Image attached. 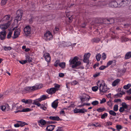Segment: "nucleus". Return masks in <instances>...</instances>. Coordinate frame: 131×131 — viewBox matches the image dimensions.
I'll return each mask as SVG.
<instances>
[{"label":"nucleus","mask_w":131,"mask_h":131,"mask_svg":"<svg viewBox=\"0 0 131 131\" xmlns=\"http://www.w3.org/2000/svg\"><path fill=\"white\" fill-rule=\"evenodd\" d=\"M53 36L51 32L48 31L44 34V38L46 40H49L52 39Z\"/></svg>","instance_id":"nucleus-5"},{"label":"nucleus","mask_w":131,"mask_h":131,"mask_svg":"<svg viewBox=\"0 0 131 131\" xmlns=\"http://www.w3.org/2000/svg\"><path fill=\"white\" fill-rule=\"evenodd\" d=\"M122 107H123L125 109H126L127 108V106L125 102H123L122 104Z\"/></svg>","instance_id":"nucleus-37"},{"label":"nucleus","mask_w":131,"mask_h":131,"mask_svg":"<svg viewBox=\"0 0 131 131\" xmlns=\"http://www.w3.org/2000/svg\"><path fill=\"white\" fill-rule=\"evenodd\" d=\"M59 66L61 68H64L65 67L66 63L64 62H62L59 64Z\"/></svg>","instance_id":"nucleus-29"},{"label":"nucleus","mask_w":131,"mask_h":131,"mask_svg":"<svg viewBox=\"0 0 131 131\" xmlns=\"http://www.w3.org/2000/svg\"><path fill=\"white\" fill-rule=\"evenodd\" d=\"M79 109L78 108H75L74 110V113H79Z\"/></svg>","instance_id":"nucleus-50"},{"label":"nucleus","mask_w":131,"mask_h":131,"mask_svg":"<svg viewBox=\"0 0 131 131\" xmlns=\"http://www.w3.org/2000/svg\"><path fill=\"white\" fill-rule=\"evenodd\" d=\"M99 103V102L98 101L95 100L93 101L91 103V104L94 106H95L97 105Z\"/></svg>","instance_id":"nucleus-39"},{"label":"nucleus","mask_w":131,"mask_h":131,"mask_svg":"<svg viewBox=\"0 0 131 131\" xmlns=\"http://www.w3.org/2000/svg\"><path fill=\"white\" fill-rule=\"evenodd\" d=\"M120 80L119 79H117L114 81L112 83V86H115L118 84Z\"/></svg>","instance_id":"nucleus-24"},{"label":"nucleus","mask_w":131,"mask_h":131,"mask_svg":"<svg viewBox=\"0 0 131 131\" xmlns=\"http://www.w3.org/2000/svg\"><path fill=\"white\" fill-rule=\"evenodd\" d=\"M24 31L26 35L29 36L31 33V28L29 26H26L24 28Z\"/></svg>","instance_id":"nucleus-8"},{"label":"nucleus","mask_w":131,"mask_h":131,"mask_svg":"<svg viewBox=\"0 0 131 131\" xmlns=\"http://www.w3.org/2000/svg\"><path fill=\"white\" fill-rule=\"evenodd\" d=\"M38 123L42 125H44L46 124V122L43 119L40 120L38 122Z\"/></svg>","instance_id":"nucleus-25"},{"label":"nucleus","mask_w":131,"mask_h":131,"mask_svg":"<svg viewBox=\"0 0 131 131\" xmlns=\"http://www.w3.org/2000/svg\"><path fill=\"white\" fill-rule=\"evenodd\" d=\"M63 43L67 47L70 46L72 45L71 43L70 42H64Z\"/></svg>","instance_id":"nucleus-33"},{"label":"nucleus","mask_w":131,"mask_h":131,"mask_svg":"<svg viewBox=\"0 0 131 131\" xmlns=\"http://www.w3.org/2000/svg\"><path fill=\"white\" fill-rule=\"evenodd\" d=\"M40 108L44 111L46 110L47 109L46 107L44 105H42L40 106Z\"/></svg>","instance_id":"nucleus-46"},{"label":"nucleus","mask_w":131,"mask_h":131,"mask_svg":"<svg viewBox=\"0 0 131 131\" xmlns=\"http://www.w3.org/2000/svg\"><path fill=\"white\" fill-rule=\"evenodd\" d=\"M98 89V87L97 86H95L92 87V89L94 91H97Z\"/></svg>","instance_id":"nucleus-41"},{"label":"nucleus","mask_w":131,"mask_h":131,"mask_svg":"<svg viewBox=\"0 0 131 131\" xmlns=\"http://www.w3.org/2000/svg\"><path fill=\"white\" fill-rule=\"evenodd\" d=\"M13 32L12 31H9L7 36V39H10L11 37Z\"/></svg>","instance_id":"nucleus-31"},{"label":"nucleus","mask_w":131,"mask_h":131,"mask_svg":"<svg viewBox=\"0 0 131 131\" xmlns=\"http://www.w3.org/2000/svg\"><path fill=\"white\" fill-rule=\"evenodd\" d=\"M6 107V109L7 110V111L9 110L10 109L9 106L8 104H7L5 105V106Z\"/></svg>","instance_id":"nucleus-62"},{"label":"nucleus","mask_w":131,"mask_h":131,"mask_svg":"<svg viewBox=\"0 0 131 131\" xmlns=\"http://www.w3.org/2000/svg\"><path fill=\"white\" fill-rule=\"evenodd\" d=\"M10 16L9 15H6L3 17L2 19V20L4 21L8 20L10 19Z\"/></svg>","instance_id":"nucleus-22"},{"label":"nucleus","mask_w":131,"mask_h":131,"mask_svg":"<svg viewBox=\"0 0 131 131\" xmlns=\"http://www.w3.org/2000/svg\"><path fill=\"white\" fill-rule=\"evenodd\" d=\"M59 76L60 77H63L64 75L63 73H59Z\"/></svg>","instance_id":"nucleus-64"},{"label":"nucleus","mask_w":131,"mask_h":131,"mask_svg":"<svg viewBox=\"0 0 131 131\" xmlns=\"http://www.w3.org/2000/svg\"><path fill=\"white\" fill-rule=\"evenodd\" d=\"M115 102H121V100L120 99H115L114 100Z\"/></svg>","instance_id":"nucleus-57"},{"label":"nucleus","mask_w":131,"mask_h":131,"mask_svg":"<svg viewBox=\"0 0 131 131\" xmlns=\"http://www.w3.org/2000/svg\"><path fill=\"white\" fill-rule=\"evenodd\" d=\"M98 86H99V89L100 92L104 93L108 90L107 87L104 83L103 82L101 83L100 81H99L97 83Z\"/></svg>","instance_id":"nucleus-4"},{"label":"nucleus","mask_w":131,"mask_h":131,"mask_svg":"<svg viewBox=\"0 0 131 131\" xmlns=\"http://www.w3.org/2000/svg\"><path fill=\"white\" fill-rule=\"evenodd\" d=\"M49 98V97L45 95H43L40 98L38 99V100H39V101H41L47 99H48Z\"/></svg>","instance_id":"nucleus-23"},{"label":"nucleus","mask_w":131,"mask_h":131,"mask_svg":"<svg viewBox=\"0 0 131 131\" xmlns=\"http://www.w3.org/2000/svg\"><path fill=\"white\" fill-rule=\"evenodd\" d=\"M6 32L5 31H3L0 32V39L1 40H3L6 37Z\"/></svg>","instance_id":"nucleus-12"},{"label":"nucleus","mask_w":131,"mask_h":131,"mask_svg":"<svg viewBox=\"0 0 131 131\" xmlns=\"http://www.w3.org/2000/svg\"><path fill=\"white\" fill-rule=\"evenodd\" d=\"M116 61L115 60L109 61L107 64L106 67L107 68L112 64H113L114 65H115L116 64Z\"/></svg>","instance_id":"nucleus-18"},{"label":"nucleus","mask_w":131,"mask_h":131,"mask_svg":"<svg viewBox=\"0 0 131 131\" xmlns=\"http://www.w3.org/2000/svg\"><path fill=\"white\" fill-rule=\"evenodd\" d=\"M131 2V0H117V1L111 2L109 4L112 7H119L127 6Z\"/></svg>","instance_id":"nucleus-1"},{"label":"nucleus","mask_w":131,"mask_h":131,"mask_svg":"<svg viewBox=\"0 0 131 131\" xmlns=\"http://www.w3.org/2000/svg\"><path fill=\"white\" fill-rule=\"evenodd\" d=\"M49 118L50 119L54 121H59V120L60 119L59 117L58 116H50L49 117Z\"/></svg>","instance_id":"nucleus-19"},{"label":"nucleus","mask_w":131,"mask_h":131,"mask_svg":"<svg viewBox=\"0 0 131 131\" xmlns=\"http://www.w3.org/2000/svg\"><path fill=\"white\" fill-rule=\"evenodd\" d=\"M59 30V29L57 27H55L53 30V31L54 33H56L58 32Z\"/></svg>","instance_id":"nucleus-36"},{"label":"nucleus","mask_w":131,"mask_h":131,"mask_svg":"<svg viewBox=\"0 0 131 131\" xmlns=\"http://www.w3.org/2000/svg\"><path fill=\"white\" fill-rule=\"evenodd\" d=\"M32 110L29 108H24L21 110L17 111L15 112L16 113H17L19 112H26L31 111Z\"/></svg>","instance_id":"nucleus-17"},{"label":"nucleus","mask_w":131,"mask_h":131,"mask_svg":"<svg viewBox=\"0 0 131 131\" xmlns=\"http://www.w3.org/2000/svg\"><path fill=\"white\" fill-rule=\"evenodd\" d=\"M100 74V73H97L94 74L93 75V77L94 78H96Z\"/></svg>","instance_id":"nucleus-61"},{"label":"nucleus","mask_w":131,"mask_h":131,"mask_svg":"<svg viewBox=\"0 0 131 131\" xmlns=\"http://www.w3.org/2000/svg\"><path fill=\"white\" fill-rule=\"evenodd\" d=\"M21 101L22 102L25 103V104H31L32 102L31 100H26L25 99H23L21 100Z\"/></svg>","instance_id":"nucleus-15"},{"label":"nucleus","mask_w":131,"mask_h":131,"mask_svg":"<svg viewBox=\"0 0 131 131\" xmlns=\"http://www.w3.org/2000/svg\"><path fill=\"white\" fill-rule=\"evenodd\" d=\"M20 30L19 28L17 29H16L14 34V36L12 37L13 39H15L18 37L20 35Z\"/></svg>","instance_id":"nucleus-9"},{"label":"nucleus","mask_w":131,"mask_h":131,"mask_svg":"<svg viewBox=\"0 0 131 131\" xmlns=\"http://www.w3.org/2000/svg\"><path fill=\"white\" fill-rule=\"evenodd\" d=\"M106 68H107V67L106 66H101L99 67V69L100 70H103Z\"/></svg>","instance_id":"nucleus-44"},{"label":"nucleus","mask_w":131,"mask_h":131,"mask_svg":"<svg viewBox=\"0 0 131 131\" xmlns=\"http://www.w3.org/2000/svg\"><path fill=\"white\" fill-rule=\"evenodd\" d=\"M105 109L104 108H100L97 109V111L99 112H101L105 111Z\"/></svg>","instance_id":"nucleus-38"},{"label":"nucleus","mask_w":131,"mask_h":131,"mask_svg":"<svg viewBox=\"0 0 131 131\" xmlns=\"http://www.w3.org/2000/svg\"><path fill=\"white\" fill-rule=\"evenodd\" d=\"M118 106L117 105H115L113 107V110L115 111L116 112L118 110Z\"/></svg>","instance_id":"nucleus-42"},{"label":"nucleus","mask_w":131,"mask_h":131,"mask_svg":"<svg viewBox=\"0 0 131 131\" xmlns=\"http://www.w3.org/2000/svg\"><path fill=\"white\" fill-rule=\"evenodd\" d=\"M69 19V22L70 23L72 22L73 19L72 17L71 16L70 17H68Z\"/></svg>","instance_id":"nucleus-58"},{"label":"nucleus","mask_w":131,"mask_h":131,"mask_svg":"<svg viewBox=\"0 0 131 131\" xmlns=\"http://www.w3.org/2000/svg\"><path fill=\"white\" fill-rule=\"evenodd\" d=\"M106 101V99L104 98H103L102 99V100L101 101L100 103L101 104H102L105 102Z\"/></svg>","instance_id":"nucleus-55"},{"label":"nucleus","mask_w":131,"mask_h":131,"mask_svg":"<svg viewBox=\"0 0 131 131\" xmlns=\"http://www.w3.org/2000/svg\"><path fill=\"white\" fill-rule=\"evenodd\" d=\"M109 113L110 115L113 116H115L116 115V113L113 110H110Z\"/></svg>","instance_id":"nucleus-34"},{"label":"nucleus","mask_w":131,"mask_h":131,"mask_svg":"<svg viewBox=\"0 0 131 131\" xmlns=\"http://www.w3.org/2000/svg\"><path fill=\"white\" fill-rule=\"evenodd\" d=\"M19 62L21 64H23L27 63V61H26V60H22V61H19Z\"/></svg>","instance_id":"nucleus-51"},{"label":"nucleus","mask_w":131,"mask_h":131,"mask_svg":"<svg viewBox=\"0 0 131 131\" xmlns=\"http://www.w3.org/2000/svg\"><path fill=\"white\" fill-rule=\"evenodd\" d=\"M18 123H17L14 125V126L15 127H18L19 126L23 127L27 124L25 122H23L21 121H19Z\"/></svg>","instance_id":"nucleus-13"},{"label":"nucleus","mask_w":131,"mask_h":131,"mask_svg":"<svg viewBox=\"0 0 131 131\" xmlns=\"http://www.w3.org/2000/svg\"><path fill=\"white\" fill-rule=\"evenodd\" d=\"M112 123L110 121L106 122V125H105V126H107L110 125H112Z\"/></svg>","instance_id":"nucleus-45"},{"label":"nucleus","mask_w":131,"mask_h":131,"mask_svg":"<svg viewBox=\"0 0 131 131\" xmlns=\"http://www.w3.org/2000/svg\"><path fill=\"white\" fill-rule=\"evenodd\" d=\"M70 64L71 65L72 67L73 68L77 69H83V67L79 66L81 64V62L80 61H78V58L75 57L71 60L69 61Z\"/></svg>","instance_id":"nucleus-2"},{"label":"nucleus","mask_w":131,"mask_h":131,"mask_svg":"<svg viewBox=\"0 0 131 131\" xmlns=\"http://www.w3.org/2000/svg\"><path fill=\"white\" fill-rule=\"evenodd\" d=\"M116 127L117 130H119L122 128V127L121 125H117L116 126Z\"/></svg>","instance_id":"nucleus-48"},{"label":"nucleus","mask_w":131,"mask_h":131,"mask_svg":"<svg viewBox=\"0 0 131 131\" xmlns=\"http://www.w3.org/2000/svg\"><path fill=\"white\" fill-rule=\"evenodd\" d=\"M101 56L99 53L97 54L96 56V59L97 61H99L100 60Z\"/></svg>","instance_id":"nucleus-32"},{"label":"nucleus","mask_w":131,"mask_h":131,"mask_svg":"<svg viewBox=\"0 0 131 131\" xmlns=\"http://www.w3.org/2000/svg\"><path fill=\"white\" fill-rule=\"evenodd\" d=\"M55 87L57 89H59L60 87V86L58 84H54Z\"/></svg>","instance_id":"nucleus-59"},{"label":"nucleus","mask_w":131,"mask_h":131,"mask_svg":"<svg viewBox=\"0 0 131 131\" xmlns=\"http://www.w3.org/2000/svg\"><path fill=\"white\" fill-rule=\"evenodd\" d=\"M55 126L53 125H50L47 126L46 128L47 131H52L53 130Z\"/></svg>","instance_id":"nucleus-16"},{"label":"nucleus","mask_w":131,"mask_h":131,"mask_svg":"<svg viewBox=\"0 0 131 131\" xmlns=\"http://www.w3.org/2000/svg\"><path fill=\"white\" fill-rule=\"evenodd\" d=\"M23 12L21 10H18L17 12V16L16 17V19L17 21L20 20L22 17Z\"/></svg>","instance_id":"nucleus-7"},{"label":"nucleus","mask_w":131,"mask_h":131,"mask_svg":"<svg viewBox=\"0 0 131 131\" xmlns=\"http://www.w3.org/2000/svg\"><path fill=\"white\" fill-rule=\"evenodd\" d=\"M103 23L105 24H110L112 22H110V20L108 19H105L103 20Z\"/></svg>","instance_id":"nucleus-28"},{"label":"nucleus","mask_w":131,"mask_h":131,"mask_svg":"<svg viewBox=\"0 0 131 131\" xmlns=\"http://www.w3.org/2000/svg\"><path fill=\"white\" fill-rule=\"evenodd\" d=\"M7 0H2L1 1V4L2 5H4L6 4Z\"/></svg>","instance_id":"nucleus-53"},{"label":"nucleus","mask_w":131,"mask_h":131,"mask_svg":"<svg viewBox=\"0 0 131 131\" xmlns=\"http://www.w3.org/2000/svg\"><path fill=\"white\" fill-rule=\"evenodd\" d=\"M26 60H26L27 62H30L32 61V58L31 57L28 56H26Z\"/></svg>","instance_id":"nucleus-27"},{"label":"nucleus","mask_w":131,"mask_h":131,"mask_svg":"<svg viewBox=\"0 0 131 131\" xmlns=\"http://www.w3.org/2000/svg\"><path fill=\"white\" fill-rule=\"evenodd\" d=\"M88 111L87 110L84 108L82 109H79V113H84L85 112H87Z\"/></svg>","instance_id":"nucleus-30"},{"label":"nucleus","mask_w":131,"mask_h":131,"mask_svg":"<svg viewBox=\"0 0 131 131\" xmlns=\"http://www.w3.org/2000/svg\"><path fill=\"white\" fill-rule=\"evenodd\" d=\"M108 115V114L107 113H105L102 114L101 116V118L102 119L105 118L106 117H107Z\"/></svg>","instance_id":"nucleus-40"},{"label":"nucleus","mask_w":131,"mask_h":131,"mask_svg":"<svg viewBox=\"0 0 131 131\" xmlns=\"http://www.w3.org/2000/svg\"><path fill=\"white\" fill-rule=\"evenodd\" d=\"M90 55V54L89 53H88L85 54L84 56V59H83V61L85 63H88L89 62V58Z\"/></svg>","instance_id":"nucleus-11"},{"label":"nucleus","mask_w":131,"mask_h":131,"mask_svg":"<svg viewBox=\"0 0 131 131\" xmlns=\"http://www.w3.org/2000/svg\"><path fill=\"white\" fill-rule=\"evenodd\" d=\"M115 95L116 97H120L122 96V94L121 93H119L116 94Z\"/></svg>","instance_id":"nucleus-49"},{"label":"nucleus","mask_w":131,"mask_h":131,"mask_svg":"<svg viewBox=\"0 0 131 131\" xmlns=\"http://www.w3.org/2000/svg\"><path fill=\"white\" fill-rule=\"evenodd\" d=\"M58 103L54 101L52 103V106L54 108H56L58 106Z\"/></svg>","instance_id":"nucleus-26"},{"label":"nucleus","mask_w":131,"mask_h":131,"mask_svg":"<svg viewBox=\"0 0 131 131\" xmlns=\"http://www.w3.org/2000/svg\"><path fill=\"white\" fill-rule=\"evenodd\" d=\"M41 101H39V100H38V99H37L36 100H35L34 101L33 103V104H35V105H36L37 103L38 104V103H39V102H41Z\"/></svg>","instance_id":"nucleus-43"},{"label":"nucleus","mask_w":131,"mask_h":131,"mask_svg":"<svg viewBox=\"0 0 131 131\" xmlns=\"http://www.w3.org/2000/svg\"><path fill=\"white\" fill-rule=\"evenodd\" d=\"M106 54L104 53L102 54V58L103 60H105L106 59Z\"/></svg>","instance_id":"nucleus-56"},{"label":"nucleus","mask_w":131,"mask_h":131,"mask_svg":"<svg viewBox=\"0 0 131 131\" xmlns=\"http://www.w3.org/2000/svg\"><path fill=\"white\" fill-rule=\"evenodd\" d=\"M43 57L45 58V60L47 62H49L51 61V57L49 54L48 53H45L43 54Z\"/></svg>","instance_id":"nucleus-10"},{"label":"nucleus","mask_w":131,"mask_h":131,"mask_svg":"<svg viewBox=\"0 0 131 131\" xmlns=\"http://www.w3.org/2000/svg\"><path fill=\"white\" fill-rule=\"evenodd\" d=\"M56 131H62V127H58V129Z\"/></svg>","instance_id":"nucleus-60"},{"label":"nucleus","mask_w":131,"mask_h":131,"mask_svg":"<svg viewBox=\"0 0 131 131\" xmlns=\"http://www.w3.org/2000/svg\"><path fill=\"white\" fill-rule=\"evenodd\" d=\"M131 86V84H130L128 83L127 85L124 86L123 88L125 89H128Z\"/></svg>","instance_id":"nucleus-35"},{"label":"nucleus","mask_w":131,"mask_h":131,"mask_svg":"<svg viewBox=\"0 0 131 131\" xmlns=\"http://www.w3.org/2000/svg\"><path fill=\"white\" fill-rule=\"evenodd\" d=\"M11 49V48L10 47H7L6 46L4 47V49L5 50H10Z\"/></svg>","instance_id":"nucleus-47"},{"label":"nucleus","mask_w":131,"mask_h":131,"mask_svg":"<svg viewBox=\"0 0 131 131\" xmlns=\"http://www.w3.org/2000/svg\"><path fill=\"white\" fill-rule=\"evenodd\" d=\"M101 40V39L98 38H94L92 39L91 40L92 42L94 43H98Z\"/></svg>","instance_id":"nucleus-20"},{"label":"nucleus","mask_w":131,"mask_h":131,"mask_svg":"<svg viewBox=\"0 0 131 131\" xmlns=\"http://www.w3.org/2000/svg\"><path fill=\"white\" fill-rule=\"evenodd\" d=\"M131 57V52L129 51L127 52L125 56V58L126 59H128Z\"/></svg>","instance_id":"nucleus-21"},{"label":"nucleus","mask_w":131,"mask_h":131,"mask_svg":"<svg viewBox=\"0 0 131 131\" xmlns=\"http://www.w3.org/2000/svg\"><path fill=\"white\" fill-rule=\"evenodd\" d=\"M11 21H8L6 23L1 25H0V28L3 31H5L6 29L9 27Z\"/></svg>","instance_id":"nucleus-6"},{"label":"nucleus","mask_w":131,"mask_h":131,"mask_svg":"<svg viewBox=\"0 0 131 131\" xmlns=\"http://www.w3.org/2000/svg\"><path fill=\"white\" fill-rule=\"evenodd\" d=\"M1 108L3 111H5L6 109V107L5 106H1Z\"/></svg>","instance_id":"nucleus-54"},{"label":"nucleus","mask_w":131,"mask_h":131,"mask_svg":"<svg viewBox=\"0 0 131 131\" xmlns=\"http://www.w3.org/2000/svg\"><path fill=\"white\" fill-rule=\"evenodd\" d=\"M119 111L120 112L122 113L125 111V109L122 107L120 108Z\"/></svg>","instance_id":"nucleus-52"},{"label":"nucleus","mask_w":131,"mask_h":131,"mask_svg":"<svg viewBox=\"0 0 131 131\" xmlns=\"http://www.w3.org/2000/svg\"><path fill=\"white\" fill-rule=\"evenodd\" d=\"M131 109V106L129 105H128L127 106V108L126 109H127L128 111H129Z\"/></svg>","instance_id":"nucleus-63"},{"label":"nucleus","mask_w":131,"mask_h":131,"mask_svg":"<svg viewBox=\"0 0 131 131\" xmlns=\"http://www.w3.org/2000/svg\"><path fill=\"white\" fill-rule=\"evenodd\" d=\"M56 91V88H51L50 89H48L46 92L49 94H51L55 93Z\"/></svg>","instance_id":"nucleus-14"},{"label":"nucleus","mask_w":131,"mask_h":131,"mask_svg":"<svg viewBox=\"0 0 131 131\" xmlns=\"http://www.w3.org/2000/svg\"><path fill=\"white\" fill-rule=\"evenodd\" d=\"M42 87V84H37L35 85L32 86H28L25 88V90L28 92L34 91L41 88Z\"/></svg>","instance_id":"nucleus-3"}]
</instances>
